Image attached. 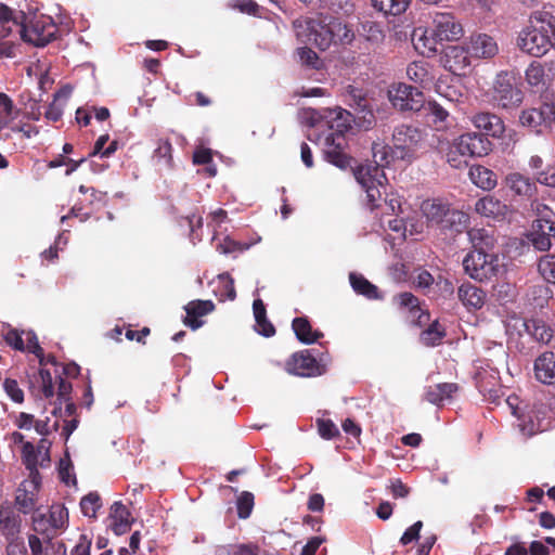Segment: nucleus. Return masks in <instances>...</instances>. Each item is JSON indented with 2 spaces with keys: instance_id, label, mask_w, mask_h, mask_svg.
<instances>
[{
  "instance_id": "5fc2aeb1",
  "label": "nucleus",
  "mask_w": 555,
  "mask_h": 555,
  "mask_svg": "<svg viewBox=\"0 0 555 555\" xmlns=\"http://www.w3.org/2000/svg\"><path fill=\"white\" fill-rule=\"evenodd\" d=\"M22 20H26L24 12H20L18 15H13L12 10L5 4L0 3V24L12 23V25L18 30Z\"/></svg>"
},
{
  "instance_id": "bf43d9fd",
  "label": "nucleus",
  "mask_w": 555,
  "mask_h": 555,
  "mask_svg": "<svg viewBox=\"0 0 555 555\" xmlns=\"http://www.w3.org/2000/svg\"><path fill=\"white\" fill-rule=\"evenodd\" d=\"M73 464L69 460L68 453H65V459H62L59 464V475L63 482L69 485L70 481L76 482L75 475H72Z\"/></svg>"
},
{
  "instance_id": "393cba45",
  "label": "nucleus",
  "mask_w": 555,
  "mask_h": 555,
  "mask_svg": "<svg viewBox=\"0 0 555 555\" xmlns=\"http://www.w3.org/2000/svg\"><path fill=\"white\" fill-rule=\"evenodd\" d=\"M468 237L473 245V250L493 253L496 245L494 230L485 228H473L468 231Z\"/></svg>"
},
{
  "instance_id": "f257e3e1",
  "label": "nucleus",
  "mask_w": 555,
  "mask_h": 555,
  "mask_svg": "<svg viewBox=\"0 0 555 555\" xmlns=\"http://www.w3.org/2000/svg\"><path fill=\"white\" fill-rule=\"evenodd\" d=\"M293 27L299 41L312 43L321 51L327 50L332 44H348L354 38V33L347 23L328 14L295 20Z\"/></svg>"
},
{
  "instance_id": "c03bdc74",
  "label": "nucleus",
  "mask_w": 555,
  "mask_h": 555,
  "mask_svg": "<svg viewBox=\"0 0 555 555\" xmlns=\"http://www.w3.org/2000/svg\"><path fill=\"white\" fill-rule=\"evenodd\" d=\"M446 333L440 330V325L437 321L431 323L428 328L422 332L421 339L426 346L439 345Z\"/></svg>"
},
{
  "instance_id": "c756f323",
  "label": "nucleus",
  "mask_w": 555,
  "mask_h": 555,
  "mask_svg": "<svg viewBox=\"0 0 555 555\" xmlns=\"http://www.w3.org/2000/svg\"><path fill=\"white\" fill-rule=\"evenodd\" d=\"M526 332L538 343L548 344L553 336L554 331L542 319H529L525 322Z\"/></svg>"
},
{
  "instance_id": "a18cd8bd",
  "label": "nucleus",
  "mask_w": 555,
  "mask_h": 555,
  "mask_svg": "<svg viewBox=\"0 0 555 555\" xmlns=\"http://www.w3.org/2000/svg\"><path fill=\"white\" fill-rule=\"evenodd\" d=\"M529 241L533 245V247L541 251H546L551 248V238L546 234L545 230L542 232L535 223L532 224V232L529 235Z\"/></svg>"
},
{
  "instance_id": "5701e85b",
  "label": "nucleus",
  "mask_w": 555,
  "mask_h": 555,
  "mask_svg": "<svg viewBox=\"0 0 555 555\" xmlns=\"http://www.w3.org/2000/svg\"><path fill=\"white\" fill-rule=\"evenodd\" d=\"M347 92L349 106H351L357 114H361L360 118L371 125L374 120V115L364 91L362 89L348 86Z\"/></svg>"
},
{
  "instance_id": "6e6d98bb",
  "label": "nucleus",
  "mask_w": 555,
  "mask_h": 555,
  "mask_svg": "<svg viewBox=\"0 0 555 555\" xmlns=\"http://www.w3.org/2000/svg\"><path fill=\"white\" fill-rule=\"evenodd\" d=\"M26 332H18L15 328H9L3 335L5 343L17 351H25V343L22 337Z\"/></svg>"
},
{
  "instance_id": "79ce46f5",
  "label": "nucleus",
  "mask_w": 555,
  "mask_h": 555,
  "mask_svg": "<svg viewBox=\"0 0 555 555\" xmlns=\"http://www.w3.org/2000/svg\"><path fill=\"white\" fill-rule=\"evenodd\" d=\"M102 506V500L98 492H90L85 495L80 501V508L85 516L95 518L96 512Z\"/></svg>"
},
{
  "instance_id": "338daca9",
  "label": "nucleus",
  "mask_w": 555,
  "mask_h": 555,
  "mask_svg": "<svg viewBox=\"0 0 555 555\" xmlns=\"http://www.w3.org/2000/svg\"><path fill=\"white\" fill-rule=\"evenodd\" d=\"M423 528V522L421 520H417L412 526H410L401 535L400 543L402 545H408L420 538V532Z\"/></svg>"
},
{
  "instance_id": "9d476101",
  "label": "nucleus",
  "mask_w": 555,
  "mask_h": 555,
  "mask_svg": "<svg viewBox=\"0 0 555 555\" xmlns=\"http://www.w3.org/2000/svg\"><path fill=\"white\" fill-rule=\"evenodd\" d=\"M519 122L531 131L541 133L543 129L555 122V101L543 102L538 107L522 109Z\"/></svg>"
},
{
  "instance_id": "4468645a",
  "label": "nucleus",
  "mask_w": 555,
  "mask_h": 555,
  "mask_svg": "<svg viewBox=\"0 0 555 555\" xmlns=\"http://www.w3.org/2000/svg\"><path fill=\"white\" fill-rule=\"evenodd\" d=\"M286 371L301 377H313L324 374L326 369L309 350H301L292 354L287 360Z\"/></svg>"
},
{
  "instance_id": "6ab92c4d",
  "label": "nucleus",
  "mask_w": 555,
  "mask_h": 555,
  "mask_svg": "<svg viewBox=\"0 0 555 555\" xmlns=\"http://www.w3.org/2000/svg\"><path fill=\"white\" fill-rule=\"evenodd\" d=\"M470 121L486 138H501L505 131L502 118L490 112H478L470 117Z\"/></svg>"
},
{
  "instance_id": "dca6fc26",
  "label": "nucleus",
  "mask_w": 555,
  "mask_h": 555,
  "mask_svg": "<svg viewBox=\"0 0 555 555\" xmlns=\"http://www.w3.org/2000/svg\"><path fill=\"white\" fill-rule=\"evenodd\" d=\"M537 183H539L537 179L533 180L518 171L509 172L504 178V185L512 192V194L527 201L537 198Z\"/></svg>"
},
{
  "instance_id": "6e6552de",
  "label": "nucleus",
  "mask_w": 555,
  "mask_h": 555,
  "mask_svg": "<svg viewBox=\"0 0 555 555\" xmlns=\"http://www.w3.org/2000/svg\"><path fill=\"white\" fill-rule=\"evenodd\" d=\"M39 377L41 380V393L46 399H50L54 396L55 385L57 384L56 395H57L59 405L55 404V406L53 408L51 413L53 415L60 414L61 416H63L62 401L72 399V397H70L72 390H73L72 383L64 379L60 373V370H57V369L55 370V374L53 376L52 373L50 372V370H48L46 367H41L39 370Z\"/></svg>"
},
{
  "instance_id": "423d86ee",
  "label": "nucleus",
  "mask_w": 555,
  "mask_h": 555,
  "mask_svg": "<svg viewBox=\"0 0 555 555\" xmlns=\"http://www.w3.org/2000/svg\"><path fill=\"white\" fill-rule=\"evenodd\" d=\"M426 133L413 125L397 126L392 132L393 155L402 160H412L424 145Z\"/></svg>"
},
{
  "instance_id": "8fccbe9b",
  "label": "nucleus",
  "mask_w": 555,
  "mask_h": 555,
  "mask_svg": "<svg viewBox=\"0 0 555 555\" xmlns=\"http://www.w3.org/2000/svg\"><path fill=\"white\" fill-rule=\"evenodd\" d=\"M68 521L67 508L63 505H53L50 509V524L55 529L64 528Z\"/></svg>"
},
{
  "instance_id": "412c9836",
  "label": "nucleus",
  "mask_w": 555,
  "mask_h": 555,
  "mask_svg": "<svg viewBox=\"0 0 555 555\" xmlns=\"http://www.w3.org/2000/svg\"><path fill=\"white\" fill-rule=\"evenodd\" d=\"M535 378L545 385H555V353L545 351L541 353L533 364Z\"/></svg>"
},
{
  "instance_id": "69168bd1",
  "label": "nucleus",
  "mask_w": 555,
  "mask_h": 555,
  "mask_svg": "<svg viewBox=\"0 0 555 555\" xmlns=\"http://www.w3.org/2000/svg\"><path fill=\"white\" fill-rule=\"evenodd\" d=\"M219 279L223 282L220 293L222 300H234L236 297V291L233 279L229 274L219 275Z\"/></svg>"
},
{
  "instance_id": "2eb2a0df",
  "label": "nucleus",
  "mask_w": 555,
  "mask_h": 555,
  "mask_svg": "<svg viewBox=\"0 0 555 555\" xmlns=\"http://www.w3.org/2000/svg\"><path fill=\"white\" fill-rule=\"evenodd\" d=\"M455 149L463 156L482 157L489 154L492 143L480 132H466L459 137Z\"/></svg>"
},
{
  "instance_id": "2f4dec72",
  "label": "nucleus",
  "mask_w": 555,
  "mask_h": 555,
  "mask_svg": "<svg viewBox=\"0 0 555 555\" xmlns=\"http://www.w3.org/2000/svg\"><path fill=\"white\" fill-rule=\"evenodd\" d=\"M328 124L331 133H346L351 129V124L354 121L352 114L341 107H337L330 112Z\"/></svg>"
},
{
  "instance_id": "473e14b6",
  "label": "nucleus",
  "mask_w": 555,
  "mask_h": 555,
  "mask_svg": "<svg viewBox=\"0 0 555 555\" xmlns=\"http://www.w3.org/2000/svg\"><path fill=\"white\" fill-rule=\"evenodd\" d=\"M518 428L521 431V434L526 437H532L533 435L543 431V420L540 418L539 414L535 413L533 410L529 412H521L520 415H518Z\"/></svg>"
},
{
  "instance_id": "7ed1b4c3",
  "label": "nucleus",
  "mask_w": 555,
  "mask_h": 555,
  "mask_svg": "<svg viewBox=\"0 0 555 555\" xmlns=\"http://www.w3.org/2000/svg\"><path fill=\"white\" fill-rule=\"evenodd\" d=\"M385 146L378 144L373 145V157L375 165H360L353 169V175L358 183L366 193L367 206L373 210L379 206L382 199L383 186L382 179H385L384 171L380 167L388 165L387 153Z\"/></svg>"
},
{
  "instance_id": "0e129e2a",
  "label": "nucleus",
  "mask_w": 555,
  "mask_h": 555,
  "mask_svg": "<svg viewBox=\"0 0 555 555\" xmlns=\"http://www.w3.org/2000/svg\"><path fill=\"white\" fill-rule=\"evenodd\" d=\"M532 209L535 211L538 219L533 223H543L544 219L555 218V212L545 204L532 199Z\"/></svg>"
},
{
  "instance_id": "0eeeda50",
  "label": "nucleus",
  "mask_w": 555,
  "mask_h": 555,
  "mask_svg": "<svg viewBox=\"0 0 555 555\" xmlns=\"http://www.w3.org/2000/svg\"><path fill=\"white\" fill-rule=\"evenodd\" d=\"M463 267L472 279L482 282L496 276L501 264L495 253L472 250L464 257Z\"/></svg>"
},
{
  "instance_id": "49530a36",
  "label": "nucleus",
  "mask_w": 555,
  "mask_h": 555,
  "mask_svg": "<svg viewBox=\"0 0 555 555\" xmlns=\"http://www.w3.org/2000/svg\"><path fill=\"white\" fill-rule=\"evenodd\" d=\"M236 507L240 518H248L254 508V494L248 491H243L237 498Z\"/></svg>"
},
{
  "instance_id": "e2e57ef3",
  "label": "nucleus",
  "mask_w": 555,
  "mask_h": 555,
  "mask_svg": "<svg viewBox=\"0 0 555 555\" xmlns=\"http://www.w3.org/2000/svg\"><path fill=\"white\" fill-rule=\"evenodd\" d=\"M400 307L409 308L412 312L420 311V301L412 293L404 292L395 297Z\"/></svg>"
},
{
  "instance_id": "b1692460",
  "label": "nucleus",
  "mask_w": 555,
  "mask_h": 555,
  "mask_svg": "<svg viewBox=\"0 0 555 555\" xmlns=\"http://www.w3.org/2000/svg\"><path fill=\"white\" fill-rule=\"evenodd\" d=\"M499 373L494 370L490 372L481 370L476 373L475 380L476 386L483 397H487L494 401L499 398L500 385H499Z\"/></svg>"
},
{
  "instance_id": "c9c22d12",
  "label": "nucleus",
  "mask_w": 555,
  "mask_h": 555,
  "mask_svg": "<svg viewBox=\"0 0 555 555\" xmlns=\"http://www.w3.org/2000/svg\"><path fill=\"white\" fill-rule=\"evenodd\" d=\"M467 54V48L450 47L446 53V67L454 74L465 69L469 66Z\"/></svg>"
},
{
  "instance_id": "a211bd4d",
  "label": "nucleus",
  "mask_w": 555,
  "mask_h": 555,
  "mask_svg": "<svg viewBox=\"0 0 555 555\" xmlns=\"http://www.w3.org/2000/svg\"><path fill=\"white\" fill-rule=\"evenodd\" d=\"M41 479L30 478L24 480L15 495V504L23 514H29L36 509L37 494L40 488Z\"/></svg>"
},
{
  "instance_id": "bb28decb",
  "label": "nucleus",
  "mask_w": 555,
  "mask_h": 555,
  "mask_svg": "<svg viewBox=\"0 0 555 555\" xmlns=\"http://www.w3.org/2000/svg\"><path fill=\"white\" fill-rule=\"evenodd\" d=\"M460 301L467 309H480L486 299V293L470 282L463 283L457 289Z\"/></svg>"
},
{
  "instance_id": "f03ea898",
  "label": "nucleus",
  "mask_w": 555,
  "mask_h": 555,
  "mask_svg": "<svg viewBox=\"0 0 555 555\" xmlns=\"http://www.w3.org/2000/svg\"><path fill=\"white\" fill-rule=\"evenodd\" d=\"M517 47L533 57L555 49V16L547 11L532 12L528 25L518 33Z\"/></svg>"
},
{
  "instance_id": "ea45409f",
  "label": "nucleus",
  "mask_w": 555,
  "mask_h": 555,
  "mask_svg": "<svg viewBox=\"0 0 555 555\" xmlns=\"http://www.w3.org/2000/svg\"><path fill=\"white\" fill-rule=\"evenodd\" d=\"M372 5L384 15H400L406 11L411 0H371Z\"/></svg>"
},
{
  "instance_id": "a19ab883",
  "label": "nucleus",
  "mask_w": 555,
  "mask_h": 555,
  "mask_svg": "<svg viewBox=\"0 0 555 555\" xmlns=\"http://www.w3.org/2000/svg\"><path fill=\"white\" fill-rule=\"evenodd\" d=\"M553 298V292L546 284H537L530 287L528 300L534 308L542 309Z\"/></svg>"
},
{
  "instance_id": "3c124183",
  "label": "nucleus",
  "mask_w": 555,
  "mask_h": 555,
  "mask_svg": "<svg viewBox=\"0 0 555 555\" xmlns=\"http://www.w3.org/2000/svg\"><path fill=\"white\" fill-rule=\"evenodd\" d=\"M227 555H259L260 547L255 543L230 544L223 547Z\"/></svg>"
},
{
  "instance_id": "c85d7f7f",
  "label": "nucleus",
  "mask_w": 555,
  "mask_h": 555,
  "mask_svg": "<svg viewBox=\"0 0 555 555\" xmlns=\"http://www.w3.org/2000/svg\"><path fill=\"white\" fill-rule=\"evenodd\" d=\"M297 339L304 344H312L323 337V333L313 330L307 317L295 318L292 322Z\"/></svg>"
},
{
  "instance_id": "7c9ffc66",
  "label": "nucleus",
  "mask_w": 555,
  "mask_h": 555,
  "mask_svg": "<svg viewBox=\"0 0 555 555\" xmlns=\"http://www.w3.org/2000/svg\"><path fill=\"white\" fill-rule=\"evenodd\" d=\"M470 180L478 188L490 191L498 184L496 175L489 168L477 165L469 169Z\"/></svg>"
},
{
  "instance_id": "1a4fd4ad",
  "label": "nucleus",
  "mask_w": 555,
  "mask_h": 555,
  "mask_svg": "<svg viewBox=\"0 0 555 555\" xmlns=\"http://www.w3.org/2000/svg\"><path fill=\"white\" fill-rule=\"evenodd\" d=\"M17 31L24 41L44 47L55 39L57 27L51 18L40 16L31 20L29 24H24L22 20Z\"/></svg>"
},
{
  "instance_id": "ddd939ff",
  "label": "nucleus",
  "mask_w": 555,
  "mask_h": 555,
  "mask_svg": "<svg viewBox=\"0 0 555 555\" xmlns=\"http://www.w3.org/2000/svg\"><path fill=\"white\" fill-rule=\"evenodd\" d=\"M463 35V27L451 12H435L431 36L436 41H453Z\"/></svg>"
},
{
  "instance_id": "4be33fe9",
  "label": "nucleus",
  "mask_w": 555,
  "mask_h": 555,
  "mask_svg": "<svg viewBox=\"0 0 555 555\" xmlns=\"http://www.w3.org/2000/svg\"><path fill=\"white\" fill-rule=\"evenodd\" d=\"M214 310L215 304L211 300H192L185 306L186 317L184 324L192 330H197L204 324L199 318L207 315Z\"/></svg>"
},
{
  "instance_id": "f704fd0d",
  "label": "nucleus",
  "mask_w": 555,
  "mask_h": 555,
  "mask_svg": "<svg viewBox=\"0 0 555 555\" xmlns=\"http://www.w3.org/2000/svg\"><path fill=\"white\" fill-rule=\"evenodd\" d=\"M349 281L352 289L358 294L362 295L369 299H378L380 298L378 288L374 284H372L362 274L351 272L349 274Z\"/></svg>"
},
{
  "instance_id": "aec40b11",
  "label": "nucleus",
  "mask_w": 555,
  "mask_h": 555,
  "mask_svg": "<svg viewBox=\"0 0 555 555\" xmlns=\"http://www.w3.org/2000/svg\"><path fill=\"white\" fill-rule=\"evenodd\" d=\"M467 53L478 59H490L498 54L496 41L487 34H474L467 43Z\"/></svg>"
},
{
  "instance_id": "e433bc0d",
  "label": "nucleus",
  "mask_w": 555,
  "mask_h": 555,
  "mask_svg": "<svg viewBox=\"0 0 555 555\" xmlns=\"http://www.w3.org/2000/svg\"><path fill=\"white\" fill-rule=\"evenodd\" d=\"M253 311L256 320L257 332L266 337L274 335L275 327L267 319L266 306L261 299H255L253 302Z\"/></svg>"
},
{
  "instance_id": "4c0bfd02",
  "label": "nucleus",
  "mask_w": 555,
  "mask_h": 555,
  "mask_svg": "<svg viewBox=\"0 0 555 555\" xmlns=\"http://www.w3.org/2000/svg\"><path fill=\"white\" fill-rule=\"evenodd\" d=\"M525 76L528 85L537 90H543L550 86L540 62H531L525 72Z\"/></svg>"
},
{
  "instance_id": "a878e982",
  "label": "nucleus",
  "mask_w": 555,
  "mask_h": 555,
  "mask_svg": "<svg viewBox=\"0 0 555 555\" xmlns=\"http://www.w3.org/2000/svg\"><path fill=\"white\" fill-rule=\"evenodd\" d=\"M21 516L11 507H0V532L7 539L20 538Z\"/></svg>"
},
{
  "instance_id": "052dcab7",
  "label": "nucleus",
  "mask_w": 555,
  "mask_h": 555,
  "mask_svg": "<svg viewBox=\"0 0 555 555\" xmlns=\"http://www.w3.org/2000/svg\"><path fill=\"white\" fill-rule=\"evenodd\" d=\"M68 92L64 90H60L54 94V101L49 105L48 109L46 111V118L52 121H57L61 119L63 115V109L60 107L55 102L60 96L67 98Z\"/></svg>"
},
{
  "instance_id": "f8f14e48",
  "label": "nucleus",
  "mask_w": 555,
  "mask_h": 555,
  "mask_svg": "<svg viewBox=\"0 0 555 555\" xmlns=\"http://www.w3.org/2000/svg\"><path fill=\"white\" fill-rule=\"evenodd\" d=\"M324 157L339 169L352 168L354 159L348 152V141L344 133H328L326 135Z\"/></svg>"
},
{
  "instance_id": "f3484780",
  "label": "nucleus",
  "mask_w": 555,
  "mask_h": 555,
  "mask_svg": "<svg viewBox=\"0 0 555 555\" xmlns=\"http://www.w3.org/2000/svg\"><path fill=\"white\" fill-rule=\"evenodd\" d=\"M475 211L481 217L503 221L511 212L509 206L494 194H487L475 203Z\"/></svg>"
},
{
  "instance_id": "13d9d810",
  "label": "nucleus",
  "mask_w": 555,
  "mask_h": 555,
  "mask_svg": "<svg viewBox=\"0 0 555 555\" xmlns=\"http://www.w3.org/2000/svg\"><path fill=\"white\" fill-rule=\"evenodd\" d=\"M172 145L169 140H159L157 147L154 151L153 157L158 160L164 159L166 164L170 165L172 162Z\"/></svg>"
},
{
  "instance_id": "de8ad7c7",
  "label": "nucleus",
  "mask_w": 555,
  "mask_h": 555,
  "mask_svg": "<svg viewBox=\"0 0 555 555\" xmlns=\"http://www.w3.org/2000/svg\"><path fill=\"white\" fill-rule=\"evenodd\" d=\"M26 345L25 350H27L30 353H34L39 359L40 369L46 367L44 362V352L41 346L39 345L37 335L33 332H26Z\"/></svg>"
},
{
  "instance_id": "603ef678",
  "label": "nucleus",
  "mask_w": 555,
  "mask_h": 555,
  "mask_svg": "<svg viewBox=\"0 0 555 555\" xmlns=\"http://www.w3.org/2000/svg\"><path fill=\"white\" fill-rule=\"evenodd\" d=\"M428 108L437 129L443 128L449 117L448 111L435 101L428 103Z\"/></svg>"
},
{
  "instance_id": "774afa93",
  "label": "nucleus",
  "mask_w": 555,
  "mask_h": 555,
  "mask_svg": "<svg viewBox=\"0 0 555 555\" xmlns=\"http://www.w3.org/2000/svg\"><path fill=\"white\" fill-rule=\"evenodd\" d=\"M109 516L113 520L130 521V512L121 502H114Z\"/></svg>"
},
{
  "instance_id": "cd10ccee",
  "label": "nucleus",
  "mask_w": 555,
  "mask_h": 555,
  "mask_svg": "<svg viewBox=\"0 0 555 555\" xmlns=\"http://www.w3.org/2000/svg\"><path fill=\"white\" fill-rule=\"evenodd\" d=\"M459 390L455 383H440L428 386L425 391V400L431 404L440 405L444 400L451 399Z\"/></svg>"
},
{
  "instance_id": "72a5a7b5",
  "label": "nucleus",
  "mask_w": 555,
  "mask_h": 555,
  "mask_svg": "<svg viewBox=\"0 0 555 555\" xmlns=\"http://www.w3.org/2000/svg\"><path fill=\"white\" fill-rule=\"evenodd\" d=\"M406 75L410 80L426 87L434 81V76L428 69V63L424 61H415L408 65Z\"/></svg>"
},
{
  "instance_id": "58836bf2",
  "label": "nucleus",
  "mask_w": 555,
  "mask_h": 555,
  "mask_svg": "<svg viewBox=\"0 0 555 555\" xmlns=\"http://www.w3.org/2000/svg\"><path fill=\"white\" fill-rule=\"evenodd\" d=\"M40 454L37 452L31 442H25L22 448V461L25 467L29 470L30 478L41 479L38 465Z\"/></svg>"
},
{
  "instance_id": "680f3d73",
  "label": "nucleus",
  "mask_w": 555,
  "mask_h": 555,
  "mask_svg": "<svg viewBox=\"0 0 555 555\" xmlns=\"http://www.w3.org/2000/svg\"><path fill=\"white\" fill-rule=\"evenodd\" d=\"M7 555H27L28 551L22 537L7 539Z\"/></svg>"
},
{
  "instance_id": "4d7b16f0",
  "label": "nucleus",
  "mask_w": 555,
  "mask_h": 555,
  "mask_svg": "<svg viewBox=\"0 0 555 555\" xmlns=\"http://www.w3.org/2000/svg\"><path fill=\"white\" fill-rule=\"evenodd\" d=\"M5 393L16 403L24 401V391L20 388L18 383L15 379L7 378L3 383Z\"/></svg>"
},
{
  "instance_id": "9b49d317",
  "label": "nucleus",
  "mask_w": 555,
  "mask_h": 555,
  "mask_svg": "<svg viewBox=\"0 0 555 555\" xmlns=\"http://www.w3.org/2000/svg\"><path fill=\"white\" fill-rule=\"evenodd\" d=\"M388 98L393 107L400 111L418 112L424 105V94L417 88L397 83L388 90Z\"/></svg>"
},
{
  "instance_id": "20e7f679",
  "label": "nucleus",
  "mask_w": 555,
  "mask_h": 555,
  "mask_svg": "<svg viewBox=\"0 0 555 555\" xmlns=\"http://www.w3.org/2000/svg\"><path fill=\"white\" fill-rule=\"evenodd\" d=\"M421 210L427 223L442 232L461 233L468 221V215L439 199L424 201Z\"/></svg>"
},
{
  "instance_id": "864d4df0",
  "label": "nucleus",
  "mask_w": 555,
  "mask_h": 555,
  "mask_svg": "<svg viewBox=\"0 0 555 555\" xmlns=\"http://www.w3.org/2000/svg\"><path fill=\"white\" fill-rule=\"evenodd\" d=\"M297 54L302 65L319 69L320 59L319 55L310 48L302 47L297 50Z\"/></svg>"
},
{
  "instance_id": "37998d69",
  "label": "nucleus",
  "mask_w": 555,
  "mask_h": 555,
  "mask_svg": "<svg viewBox=\"0 0 555 555\" xmlns=\"http://www.w3.org/2000/svg\"><path fill=\"white\" fill-rule=\"evenodd\" d=\"M538 271L546 282L555 284V255L541 257Z\"/></svg>"
},
{
  "instance_id": "39448f33",
  "label": "nucleus",
  "mask_w": 555,
  "mask_h": 555,
  "mask_svg": "<svg viewBox=\"0 0 555 555\" xmlns=\"http://www.w3.org/2000/svg\"><path fill=\"white\" fill-rule=\"evenodd\" d=\"M519 80V73L515 70L500 72L495 76L490 93L492 103L503 109L518 107L524 100Z\"/></svg>"
},
{
  "instance_id": "09e8293b",
  "label": "nucleus",
  "mask_w": 555,
  "mask_h": 555,
  "mask_svg": "<svg viewBox=\"0 0 555 555\" xmlns=\"http://www.w3.org/2000/svg\"><path fill=\"white\" fill-rule=\"evenodd\" d=\"M315 424L318 433L323 439L331 440L339 436V429L332 420L318 418Z\"/></svg>"
}]
</instances>
